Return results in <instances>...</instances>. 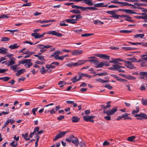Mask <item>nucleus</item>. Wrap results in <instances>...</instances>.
<instances>
[{"instance_id":"nucleus-1","label":"nucleus","mask_w":147,"mask_h":147,"mask_svg":"<svg viewBox=\"0 0 147 147\" xmlns=\"http://www.w3.org/2000/svg\"><path fill=\"white\" fill-rule=\"evenodd\" d=\"M125 61L124 60L119 58L117 59L112 58L111 60L109 62L110 63L117 64L118 65L122 64L121 63H119V62L124 61L125 62Z\"/></svg>"},{"instance_id":"nucleus-2","label":"nucleus","mask_w":147,"mask_h":147,"mask_svg":"<svg viewBox=\"0 0 147 147\" xmlns=\"http://www.w3.org/2000/svg\"><path fill=\"white\" fill-rule=\"evenodd\" d=\"M59 133L58 135L56 136L55 138L53 139L54 141H56L59 138H61L65 136L66 133L68 132L67 131H59Z\"/></svg>"},{"instance_id":"nucleus-3","label":"nucleus","mask_w":147,"mask_h":147,"mask_svg":"<svg viewBox=\"0 0 147 147\" xmlns=\"http://www.w3.org/2000/svg\"><path fill=\"white\" fill-rule=\"evenodd\" d=\"M47 33L48 34L55 36L58 37H61L63 36V34H62L54 30L49 31Z\"/></svg>"},{"instance_id":"nucleus-4","label":"nucleus","mask_w":147,"mask_h":147,"mask_svg":"<svg viewBox=\"0 0 147 147\" xmlns=\"http://www.w3.org/2000/svg\"><path fill=\"white\" fill-rule=\"evenodd\" d=\"M83 52V50H74L71 51V53L72 55L73 56H78L82 54Z\"/></svg>"},{"instance_id":"nucleus-5","label":"nucleus","mask_w":147,"mask_h":147,"mask_svg":"<svg viewBox=\"0 0 147 147\" xmlns=\"http://www.w3.org/2000/svg\"><path fill=\"white\" fill-rule=\"evenodd\" d=\"M95 117V116H84L83 117L84 120L87 122L90 121L92 122H94V121L93 119L94 117Z\"/></svg>"},{"instance_id":"nucleus-6","label":"nucleus","mask_w":147,"mask_h":147,"mask_svg":"<svg viewBox=\"0 0 147 147\" xmlns=\"http://www.w3.org/2000/svg\"><path fill=\"white\" fill-rule=\"evenodd\" d=\"M95 55L104 59L109 60V56L105 54H95Z\"/></svg>"},{"instance_id":"nucleus-7","label":"nucleus","mask_w":147,"mask_h":147,"mask_svg":"<svg viewBox=\"0 0 147 147\" xmlns=\"http://www.w3.org/2000/svg\"><path fill=\"white\" fill-rule=\"evenodd\" d=\"M46 33V32H44L42 34L40 35L38 33H33L31 34V36L35 39H39L43 37L44 35Z\"/></svg>"},{"instance_id":"nucleus-8","label":"nucleus","mask_w":147,"mask_h":147,"mask_svg":"<svg viewBox=\"0 0 147 147\" xmlns=\"http://www.w3.org/2000/svg\"><path fill=\"white\" fill-rule=\"evenodd\" d=\"M125 65L128 68L130 69H134L135 68L134 66L132 64L131 62L129 61H125Z\"/></svg>"},{"instance_id":"nucleus-9","label":"nucleus","mask_w":147,"mask_h":147,"mask_svg":"<svg viewBox=\"0 0 147 147\" xmlns=\"http://www.w3.org/2000/svg\"><path fill=\"white\" fill-rule=\"evenodd\" d=\"M71 138H73L72 140V143H73L76 146H78L79 144V141L78 139L76 137H75L74 136L72 135H71Z\"/></svg>"},{"instance_id":"nucleus-10","label":"nucleus","mask_w":147,"mask_h":147,"mask_svg":"<svg viewBox=\"0 0 147 147\" xmlns=\"http://www.w3.org/2000/svg\"><path fill=\"white\" fill-rule=\"evenodd\" d=\"M117 111L116 107L113 108L112 109H109L107 110V115H110L113 114Z\"/></svg>"},{"instance_id":"nucleus-11","label":"nucleus","mask_w":147,"mask_h":147,"mask_svg":"<svg viewBox=\"0 0 147 147\" xmlns=\"http://www.w3.org/2000/svg\"><path fill=\"white\" fill-rule=\"evenodd\" d=\"M9 59L10 61H9V62L7 63H6V64L8 66L12 65L15 63V61L16 60V59L15 58H10Z\"/></svg>"},{"instance_id":"nucleus-12","label":"nucleus","mask_w":147,"mask_h":147,"mask_svg":"<svg viewBox=\"0 0 147 147\" xmlns=\"http://www.w3.org/2000/svg\"><path fill=\"white\" fill-rule=\"evenodd\" d=\"M52 46L49 45H44L41 44H39L37 45V47L40 49H48L50 47H52Z\"/></svg>"},{"instance_id":"nucleus-13","label":"nucleus","mask_w":147,"mask_h":147,"mask_svg":"<svg viewBox=\"0 0 147 147\" xmlns=\"http://www.w3.org/2000/svg\"><path fill=\"white\" fill-rule=\"evenodd\" d=\"M86 62V60H78L77 62L75 63L76 67H77L81 65L84 64Z\"/></svg>"},{"instance_id":"nucleus-14","label":"nucleus","mask_w":147,"mask_h":147,"mask_svg":"<svg viewBox=\"0 0 147 147\" xmlns=\"http://www.w3.org/2000/svg\"><path fill=\"white\" fill-rule=\"evenodd\" d=\"M107 6V5H105L103 3H96L94 5V7H106Z\"/></svg>"},{"instance_id":"nucleus-15","label":"nucleus","mask_w":147,"mask_h":147,"mask_svg":"<svg viewBox=\"0 0 147 147\" xmlns=\"http://www.w3.org/2000/svg\"><path fill=\"white\" fill-rule=\"evenodd\" d=\"M65 21L66 22L72 24H74L77 22L76 20L75 19H67L65 20Z\"/></svg>"},{"instance_id":"nucleus-16","label":"nucleus","mask_w":147,"mask_h":147,"mask_svg":"<svg viewBox=\"0 0 147 147\" xmlns=\"http://www.w3.org/2000/svg\"><path fill=\"white\" fill-rule=\"evenodd\" d=\"M95 67L97 68L102 67L103 66L102 62H99L97 60L96 63H95Z\"/></svg>"},{"instance_id":"nucleus-17","label":"nucleus","mask_w":147,"mask_h":147,"mask_svg":"<svg viewBox=\"0 0 147 147\" xmlns=\"http://www.w3.org/2000/svg\"><path fill=\"white\" fill-rule=\"evenodd\" d=\"M128 115L127 113H125L122 115V117L123 118L124 120L131 119V117L128 116Z\"/></svg>"},{"instance_id":"nucleus-18","label":"nucleus","mask_w":147,"mask_h":147,"mask_svg":"<svg viewBox=\"0 0 147 147\" xmlns=\"http://www.w3.org/2000/svg\"><path fill=\"white\" fill-rule=\"evenodd\" d=\"M29 61H27V62L26 63L25 65H26V67L27 68H30L32 65V63L31 62L32 60L31 59H27Z\"/></svg>"},{"instance_id":"nucleus-19","label":"nucleus","mask_w":147,"mask_h":147,"mask_svg":"<svg viewBox=\"0 0 147 147\" xmlns=\"http://www.w3.org/2000/svg\"><path fill=\"white\" fill-rule=\"evenodd\" d=\"M84 1L88 5L92 6L94 4L92 0H84Z\"/></svg>"},{"instance_id":"nucleus-20","label":"nucleus","mask_w":147,"mask_h":147,"mask_svg":"<svg viewBox=\"0 0 147 147\" xmlns=\"http://www.w3.org/2000/svg\"><path fill=\"white\" fill-rule=\"evenodd\" d=\"M80 118L78 117L74 116L72 117L71 119L73 122L76 123L78 122Z\"/></svg>"},{"instance_id":"nucleus-21","label":"nucleus","mask_w":147,"mask_h":147,"mask_svg":"<svg viewBox=\"0 0 147 147\" xmlns=\"http://www.w3.org/2000/svg\"><path fill=\"white\" fill-rule=\"evenodd\" d=\"M7 51L8 50L6 49L3 47H2L1 48V49L0 50V53L3 54H5L7 53Z\"/></svg>"},{"instance_id":"nucleus-22","label":"nucleus","mask_w":147,"mask_h":147,"mask_svg":"<svg viewBox=\"0 0 147 147\" xmlns=\"http://www.w3.org/2000/svg\"><path fill=\"white\" fill-rule=\"evenodd\" d=\"M25 69H22L19 70L17 72L16 74V75L18 76L23 73L25 71Z\"/></svg>"},{"instance_id":"nucleus-23","label":"nucleus","mask_w":147,"mask_h":147,"mask_svg":"<svg viewBox=\"0 0 147 147\" xmlns=\"http://www.w3.org/2000/svg\"><path fill=\"white\" fill-rule=\"evenodd\" d=\"M97 9L94 7H84V11H85L87 9H89L90 10H94Z\"/></svg>"},{"instance_id":"nucleus-24","label":"nucleus","mask_w":147,"mask_h":147,"mask_svg":"<svg viewBox=\"0 0 147 147\" xmlns=\"http://www.w3.org/2000/svg\"><path fill=\"white\" fill-rule=\"evenodd\" d=\"M59 55L55 51L54 53H53L51 56V57H53L56 60L57 58Z\"/></svg>"},{"instance_id":"nucleus-25","label":"nucleus","mask_w":147,"mask_h":147,"mask_svg":"<svg viewBox=\"0 0 147 147\" xmlns=\"http://www.w3.org/2000/svg\"><path fill=\"white\" fill-rule=\"evenodd\" d=\"M35 53V52L33 51H26L25 52H24L23 54H26L30 56Z\"/></svg>"},{"instance_id":"nucleus-26","label":"nucleus","mask_w":147,"mask_h":147,"mask_svg":"<svg viewBox=\"0 0 147 147\" xmlns=\"http://www.w3.org/2000/svg\"><path fill=\"white\" fill-rule=\"evenodd\" d=\"M45 67H46L48 69L55 68V66L53 65V64H52V63L50 64L46 65Z\"/></svg>"},{"instance_id":"nucleus-27","label":"nucleus","mask_w":147,"mask_h":147,"mask_svg":"<svg viewBox=\"0 0 147 147\" xmlns=\"http://www.w3.org/2000/svg\"><path fill=\"white\" fill-rule=\"evenodd\" d=\"M71 7L72 8H75L76 9H80L82 11H84V7H83L79 6L76 5H72Z\"/></svg>"},{"instance_id":"nucleus-28","label":"nucleus","mask_w":147,"mask_h":147,"mask_svg":"<svg viewBox=\"0 0 147 147\" xmlns=\"http://www.w3.org/2000/svg\"><path fill=\"white\" fill-rule=\"evenodd\" d=\"M19 46L17 45V44L16 43L14 44L13 45H11L9 47V48L11 49H16L18 48Z\"/></svg>"},{"instance_id":"nucleus-29","label":"nucleus","mask_w":147,"mask_h":147,"mask_svg":"<svg viewBox=\"0 0 147 147\" xmlns=\"http://www.w3.org/2000/svg\"><path fill=\"white\" fill-rule=\"evenodd\" d=\"M94 23L95 24L102 25L104 24V23L99 20H96L93 21Z\"/></svg>"},{"instance_id":"nucleus-30","label":"nucleus","mask_w":147,"mask_h":147,"mask_svg":"<svg viewBox=\"0 0 147 147\" xmlns=\"http://www.w3.org/2000/svg\"><path fill=\"white\" fill-rule=\"evenodd\" d=\"M144 36V34H137L135 35L134 36V37L135 38H138V37H140V38H142Z\"/></svg>"},{"instance_id":"nucleus-31","label":"nucleus","mask_w":147,"mask_h":147,"mask_svg":"<svg viewBox=\"0 0 147 147\" xmlns=\"http://www.w3.org/2000/svg\"><path fill=\"white\" fill-rule=\"evenodd\" d=\"M19 65H15L10 67L11 69H12L14 71L16 72L17 71V67Z\"/></svg>"},{"instance_id":"nucleus-32","label":"nucleus","mask_w":147,"mask_h":147,"mask_svg":"<svg viewBox=\"0 0 147 147\" xmlns=\"http://www.w3.org/2000/svg\"><path fill=\"white\" fill-rule=\"evenodd\" d=\"M135 138V136H131L129 137L127 139V140L129 142H133L134 141V140Z\"/></svg>"},{"instance_id":"nucleus-33","label":"nucleus","mask_w":147,"mask_h":147,"mask_svg":"<svg viewBox=\"0 0 147 147\" xmlns=\"http://www.w3.org/2000/svg\"><path fill=\"white\" fill-rule=\"evenodd\" d=\"M66 65L69 67H76L75 63L73 62H71L67 64Z\"/></svg>"},{"instance_id":"nucleus-34","label":"nucleus","mask_w":147,"mask_h":147,"mask_svg":"<svg viewBox=\"0 0 147 147\" xmlns=\"http://www.w3.org/2000/svg\"><path fill=\"white\" fill-rule=\"evenodd\" d=\"M96 81L98 82H102V83H105L107 82H108L109 81L107 80H104L100 78H99L96 79Z\"/></svg>"},{"instance_id":"nucleus-35","label":"nucleus","mask_w":147,"mask_h":147,"mask_svg":"<svg viewBox=\"0 0 147 147\" xmlns=\"http://www.w3.org/2000/svg\"><path fill=\"white\" fill-rule=\"evenodd\" d=\"M120 4H121V6H131V5L130 4H129L128 3L125 2H120Z\"/></svg>"},{"instance_id":"nucleus-36","label":"nucleus","mask_w":147,"mask_h":147,"mask_svg":"<svg viewBox=\"0 0 147 147\" xmlns=\"http://www.w3.org/2000/svg\"><path fill=\"white\" fill-rule=\"evenodd\" d=\"M66 83L64 81H60L58 83V85H60V87H62L65 85Z\"/></svg>"},{"instance_id":"nucleus-37","label":"nucleus","mask_w":147,"mask_h":147,"mask_svg":"<svg viewBox=\"0 0 147 147\" xmlns=\"http://www.w3.org/2000/svg\"><path fill=\"white\" fill-rule=\"evenodd\" d=\"M6 121L8 123V124L9 123H10L11 124L13 123L15 121L13 119H8Z\"/></svg>"},{"instance_id":"nucleus-38","label":"nucleus","mask_w":147,"mask_h":147,"mask_svg":"<svg viewBox=\"0 0 147 147\" xmlns=\"http://www.w3.org/2000/svg\"><path fill=\"white\" fill-rule=\"evenodd\" d=\"M125 13L127 14H134L135 13H136L133 12V10L130 9H126V10Z\"/></svg>"},{"instance_id":"nucleus-39","label":"nucleus","mask_w":147,"mask_h":147,"mask_svg":"<svg viewBox=\"0 0 147 147\" xmlns=\"http://www.w3.org/2000/svg\"><path fill=\"white\" fill-rule=\"evenodd\" d=\"M70 11L74 13H80L81 12L78 10L74 9L70 10Z\"/></svg>"},{"instance_id":"nucleus-40","label":"nucleus","mask_w":147,"mask_h":147,"mask_svg":"<svg viewBox=\"0 0 147 147\" xmlns=\"http://www.w3.org/2000/svg\"><path fill=\"white\" fill-rule=\"evenodd\" d=\"M12 147H16L17 146L18 144L17 142H16L15 141H13L10 144Z\"/></svg>"},{"instance_id":"nucleus-41","label":"nucleus","mask_w":147,"mask_h":147,"mask_svg":"<svg viewBox=\"0 0 147 147\" xmlns=\"http://www.w3.org/2000/svg\"><path fill=\"white\" fill-rule=\"evenodd\" d=\"M142 104L145 106H147V99H142Z\"/></svg>"},{"instance_id":"nucleus-42","label":"nucleus","mask_w":147,"mask_h":147,"mask_svg":"<svg viewBox=\"0 0 147 147\" xmlns=\"http://www.w3.org/2000/svg\"><path fill=\"white\" fill-rule=\"evenodd\" d=\"M71 80L73 83H75L76 82L78 81L77 79V76H76L71 78Z\"/></svg>"},{"instance_id":"nucleus-43","label":"nucleus","mask_w":147,"mask_h":147,"mask_svg":"<svg viewBox=\"0 0 147 147\" xmlns=\"http://www.w3.org/2000/svg\"><path fill=\"white\" fill-rule=\"evenodd\" d=\"M41 73L42 74H44L46 72V71L45 68L42 67L40 70Z\"/></svg>"},{"instance_id":"nucleus-44","label":"nucleus","mask_w":147,"mask_h":147,"mask_svg":"<svg viewBox=\"0 0 147 147\" xmlns=\"http://www.w3.org/2000/svg\"><path fill=\"white\" fill-rule=\"evenodd\" d=\"M9 14H6V15H2L0 16V18H8L9 17L8 16L9 15Z\"/></svg>"},{"instance_id":"nucleus-45","label":"nucleus","mask_w":147,"mask_h":147,"mask_svg":"<svg viewBox=\"0 0 147 147\" xmlns=\"http://www.w3.org/2000/svg\"><path fill=\"white\" fill-rule=\"evenodd\" d=\"M131 32V31L130 30H121L120 31V33H128Z\"/></svg>"},{"instance_id":"nucleus-46","label":"nucleus","mask_w":147,"mask_h":147,"mask_svg":"<svg viewBox=\"0 0 147 147\" xmlns=\"http://www.w3.org/2000/svg\"><path fill=\"white\" fill-rule=\"evenodd\" d=\"M122 49H124L126 51L131 50L134 49L132 48L131 47H123L122 48Z\"/></svg>"},{"instance_id":"nucleus-47","label":"nucleus","mask_w":147,"mask_h":147,"mask_svg":"<svg viewBox=\"0 0 147 147\" xmlns=\"http://www.w3.org/2000/svg\"><path fill=\"white\" fill-rule=\"evenodd\" d=\"M139 75L140 76H145L147 77V72H140Z\"/></svg>"},{"instance_id":"nucleus-48","label":"nucleus","mask_w":147,"mask_h":147,"mask_svg":"<svg viewBox=\"0 0 147 147\" xmlns=\"http://www.w3.org/2000/svg\"><path fill=\"white\" fill-rule=\"evenodd\" d=\"M9 40V39L7 37H2L1 40L2 41H7Z\"/></svg>"},{"instance_id":"nucleus-49","label":"nucleus","mask_w":147,"mask_h":147,"mask_svg":"<svg viewBox=\"0 0 147 147\" xmlns=\"http://www.w3.org/2000/svg\"><path fill=\"white\" fill-rule=\"evenodd\" d=\"M79 144L80 147H85L86 146L85 143L82 142H80Z\"/></svg>"},{"instance_id":"nucleus-50","label":"nucleus","mask_w":147,"mask_h":147,"mask_svg":"<svg viewBox=\"0 0 147 147\" xmlns=\"http://www.w3.org/2000/svg\"><path fill=\"white\" fill-rule=\"evenodd\" d=\"M38 59L43 61H45V60L44 58V56H39L38 58Z\"/></svg>"},{"instance_id":"nucleus-51","label":"nucleus","mask_w":147,"mask_h":147,"mask_svg":"<svg viewBox=\"0 0 147 147\" xmlns=\"http://www.w3.org/2000/svg\"><path fill=\"white\" fill-rule=\"evenodd\" d=\"M125 20L129 22L133 21V20L131 19V18L128 15L127 16Z\"/></svg>"},{"instance_id":"nucleus-52","label":"nucleus","mask_w":147,"mask_h":147,"mask_svg":"<svg viewBox=\"0 0 147 147\" xmlns=\"http://www.w3.org/2000/svg\"><path fill=\"white\" fill-rule=\"evenodd\" d=\"M86 62L87 61H89L91 62H93L94 64L95 65V63H96L97 60H96L95 59H89L86 60Z\"/></svg>"},{"instance_id":"nucleus-53","label":"nucleus","mask_w":147,"mask_h":147,"mask_svg":"<svg viewBox=\"0 0 147 147\" xmlns=\"http://www.w3.org/2000/svg\"><path fill=\"white\" fill-rule=\"evenodd\" d=\"M81 76L82 77H88V78H90L91 77V76L87 74H84L83 73H81Z\"/></svg>"},{"instance_id":"nucleus-54","label":"nucleus","mask_w":147,"mask_h":147,"mask_svg":"<svg viewBox=\"0 0 147 147\" xmlns=\"http://www.w3.org/2000/svg\"><path fill=\"white\" fill-rule=\"evenodd\" d=\"M28 61L29 60H27V59H23L20 61V63L22 64H26L27 61Z\"/></svg>"},{"instance_id":"nucleus-55","label":"nucleus","mask_w":147,"mask_h":147,"mask_svg":"<svg viewBox=\"0 0 147 147\" xmlns=\"http://www.w3.org/2000/svg\"><path fill=\"white\" fill-rule=\"evenodd\" d=\"M141 117L142 118H143L144 119H146L147 118L146 115L145 113H141Z\"/></svg>"},{"instance_id":"nucleus-56","label":"nucleus","mask_w":147,"mask_h":147,"mask_svg":"<svg viewBox=\"0 0 147 147\" xmlns=\"http://www.w3.org/2000/svg\"><path fill=\"white\" fill-rule=\"evenodd\" d=\"M115 12L114 11H107V13H109L111 15H112V16L113 15H114L115 13Z\"/></svg>"},{"instance_id":"nucleus-57","label":"nucleus","mask_w":147,"mask_h":147,"mask_svg":"<svg viewBox=\"0 0 147 147\" xmlns=\"http://www.w3.org/2000/svg\"><path fill=\"white\" fill-rule=\"evenodd\" d=\"M120 15H118V14H116L115 13H115L114 14V15H113L112 16H111L112 18H116L117 19H118L119 18V17Z\"/></svg>"},{"instance_id":"nucleus-58","label":"nucleus","mask_w":147,"mask_h":147,"mask_svg":"<svg viewBox=\"0 0 147 147\" xmlns=\"http://www.w3.org/2000/svg\"><path fill=\"white\" fill-rule=\"evenodd\" d=\"M93 34H82L81 36L83 37H86L90 36L92 35Z\"/></svg>"},{"instance_id":"nucleus-59","label":"nucleus","mask_w":147,"mask_h":147,"mask_svg":"<svg viewBox=\"0 0 147 147\" xmlns=\"http://www.w3.org/2000/svg\"><path fill=\"white\" fill-rule=\"evenodd\" d=\"M102 63H103V66L105 65L106 66H108L110 65L109 63L106 61H104L102 62Z\"/></svg>"},{"instance_id":"nucleus-60","label":"nucleus","mask_w":147,"mask_h":147,"mask_svg":"<svg viewBox=\"0 0 147 147\" xmlns=\"http://www.w3.org/2000/svg\"><path fill=\"white\" fill-rule=\"evenodd\" d=\"M65 116L63 115H60L59 117H57V119L58 120H61L62 119L64 118Z\"/></svg>"},{"instance_id":"nucleus-61","label":"nucleus","mask_w":147,"mask_h":147,"mask_svg":"<svg viewBox=\"0 0 147 147\" xmlns=\"http://www.w3.org/2000/svg\"><path fill=\"white\" fill-rule=\"evenodd\" d=\"M9 109H7L6 110V112L2 111V115H7L9 113Z\"/></svg>"},{"instance_id":"nucleus-62","label":"nucleus","mask_w":147,"mask_h":147,"mask_svg":"<svg viewBox=\"0 0 147 147\" xmlns=\"http://www.w3.org/2000/svg\"><path fill=\"white\" fill-rule=\"evenodd\" d=\"M113 67L114 70H116L117 71L119 67L118 65H113Z\"/></svg>"},{"instance_id":"nucleus-63","label":"nucleus","mask_w":147,"mask_h":147,"mask_svg":"<svg viewBox=\"0 0 147 147\" xmlns=\"http://www.w3.org/2000/svg\"><path fill=\"white\" fill-rule=\"evenodd\" d=\"M104 87L106 88H107L109 90H111L113 88L112 87L110 86V85H105Z\"/></svg>"},{"instance_id":"nucleus-64","label":"nucleus","mask_w":147,"mask_h":147,"mask_svg":"<svg viewBox=\"0 0 147 147\" xmlns=\"http://www.w3.org/2000/svg\"><path fill=\"white\" fill-rule=\"evenodd\" d=\"M110 144V143L107 141H105L103 143V146H107Z\"/></svg>"}]
</instances>
